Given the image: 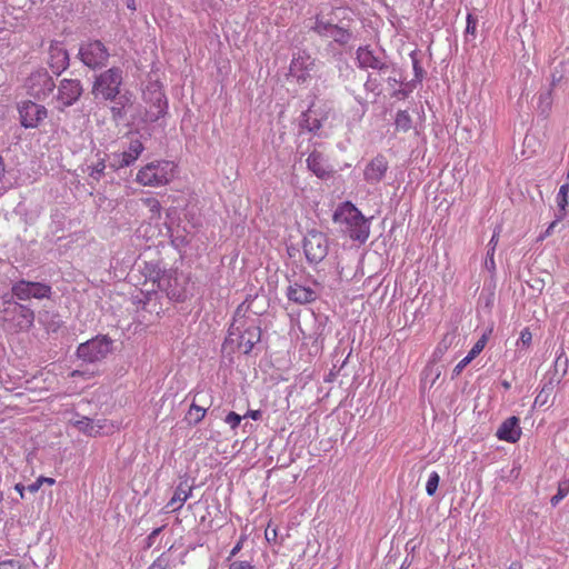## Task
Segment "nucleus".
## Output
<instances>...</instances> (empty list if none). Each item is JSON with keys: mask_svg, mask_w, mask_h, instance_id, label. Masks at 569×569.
<instances>
[{"mask_svg": "<svg viewBox=\"0 0 569 569\" xmlns=\"http://www.w3.org/2000/svg\"><path fill=\"white\" fill-rule=\"evenodd\" d=\"M333 221L345 227V232L356 241L366 242L370 224L361 211L350 201L341 203L333 213Z\"/></svg>", "mask_w": 569, "mask_h": 569, "instance_id": "1", "label": "nucleus"}, {"mask_svg": "<svg viewBox=\"0 0 569 569\" xmlns=\"http://www.w3.org/2000/svg\"><path fill=\"white\" fill-rule=\"evenodd\" d=\"M177 174V164L169 160H156L141 167L136 181L143 187H163L170 183Z\"/></svg>", "mask_w": 569, "mask_h": 569, "instance_id": "2", "label": "nucleus"}, {"mask_svg": "<svg viewBox=\"0 0 569 569\" xmlns=\"http://www.w3.org/2000/svg\"><path fill=\"white\" fill-rule=\"evenodd\" d=\"M113 349V340L107 335H98L77 348V356L84 362L96 363L104 360Z\"/></svg>", "mask_w": 569, "mask_h": 569, "instance_id": "3", "label": "nucleus"}, {"mask_svg": "<svg viewBox=\"0 0 569 569\" xmlns=\"http://www.w3.org/2000/svg\"><path fill=\"white\" fill-rule=\"evenodd\" d=\"M121 84L122 70L116 67L110 68L96 78L92 86V94L96 98L112 101L119 96Z\"/></svg>", "mask_w": 569, "mask_h": 569, "instance_id": "4", "label": "nucleus"}, {"mask_svg": "<svg viewBox=\"0 0 569 569\" xmlns=\"http://www.w3.org/2000/svg\"><path fill=\"white\" fill-rule=\"evenodd\" d=\"M302 250L309 263L321 262L329 252V239L322 231L308 230L302 240Z\"/></svg>", "mask_w": 569, "mask_h": 569, "instance_id": "5", "label": "nucleus"}, {"mask_svg": "<svg viewBox=\"0 0 569 569\" xmlns=\"http://www.w3.org/2000/svg\"><path fill=\"white\" fill-rule=\"evenodd\" d=\"M352 20V13L347 8H332L329 12H320L315 18L312 30L321 37L329 34L343 22Z\"/></svg>", "mask_w": 569, "mask_h": 569, "instance_id": "6", "label": "nucleus"}, {"mask_svg": "<svg viewBox=\"0 0 569 569\" xmlns=\"http://www.w3.org/2000/svg\"><path fill=\"white\" fill-rule=\"evenodd\" d=\"M34 312L30 308L11 303L3 311V322L8 330L19 332L27 331L33 326Z\"/></svg>", "mask_w": 569, "mask_h": 569, "instance_id": "7", "label": "nucleus"}, {"mask_svg": "<svg viewBox=\"0 0 569 569\" xmlns=\"http://www.w3.org/2000/svg\"><path fill=\"white\" fill-rule=\"evenodd\" d=\"M239 333L238 349L243 353H249L254 345L260 341L261 329L253 320H244L237 327H231L229 335Z\"/></svg>", "mask_w": 569, "mask_h": 569, "instance_id": "8", "label": "nucleus"}, {"mask_svg": "<svg viewBox=\"0 0 569 569\" xmlns=\"http://www.w3.org/2000/svg\"><path fill=\"white\" fill-rule=\"evenodd\" d=\"M79 57L87 67L96 69L106 64L109 52L101 41L93 40L81 44Z\"/></svg>", "mask_w": 569, "mask_h": 569, "instance_id": "9", "label": "nucleus"}, {"mask_svg": "<svg viewBox=\"0 0 569 569\" xmlns=\"http://www.w3.org/2000/svg\"><path fill=\"white\" fill-rule=\"evenodd\" d=\"M316 66V59L309 53L305 51L298 52L290 62L289 74L295 78L299 84H305L311 80Z\"/></svg>", "mask_w": 569, "mask_h": 569, "instance_id": "10", "label": "nucleus"}, {"mask_svg": "<svg viewBox=\"0 0 569 569\" xmlns=\"http://www.w3.org/2000/svg\"><path fill=\"white\" fill-rule=\"evenodd\" d=\"M51 293L52 288L42 282L20 280L12 286V295L19 300L49 299Z\"/></svg>", "mask_w": 569, "mask_h": 569, "instance_id": "11", "label": "nucleus"}, {"mask_svg": "<svg viewBox=\"0 0 569 569\" xmlns=\"http://www.w3.org/2000/svg\"><path fill=\"white\" fill-rule=\"evenodd\" d=\"M19 114L21 126L27 129H33L47 118L48 111L43 106L28 100L19 106Z\"/></svg>", "mask_w": 569, "mask_h": 569, "instance_id": "12", "label": "nucleus"}, {"mask_svg": "<svg viewBox=\"0 0 569 569\" xmlns=\"http://www.w3.org/2000/svg\"><path fill=\"white\" fill-rule=\"evenodd\" d=\"M82 86L79 80L63 79L58 87L57 99L62 107L72 106L81 96Z\"/></svg>", "mask_w": 569, "mask_h": 569, "instance_id": "13", "label": "nucleus"}, {"mask_svg": "<svg viewBox=\"0 0 569 569\" xmlns=\"http://www.w3.org/2000/svg\"><path fill=\"white\" fill-rule=\"evenodd\" d=\"M357 66L360 69H373L385 71L388 66L378 57L370 46L359 47L356 51Z\"/></svg>", "mask_w": 569, "mask_h": 569, "instance_id": "14", "label": "nucleus"}, {"mask_svg": "<svg viewBox=\"0 0 569 569\" xmlns=\"http://www.w3.org/2000/svg\"><path fill=\"white\" fill-rule=\"evenodd\" d=\"M389 168L388 160L385 156L378 154L366 166L363 170V178L369 184L379 183Z\"/></svg>", "mask_w": 569, "mask_h": 569, "instance_id": "15", "label": "nucleus"}, {"mask_svg": "<svg viewBox=\"0 0 569 569\" xmlns=\"http://www.w3.org/2000/svg\"><path fill=\"white\" fill-rule=\"evenodd\" d=\"M49 64L59 74L69 66V54L61 42L53 41L49 47Z\"/></svg>", "mask_w": 569, "mask_h": 569, "instance_id": "16", "label": "nucleus"}, {"mask_svg": "<svg viewBox=\"0 0 569 569\" xmlns=\"http://www.w3.org/2000/svg\"><path fill=\"white\" fill-rule=\"evenodd\" d=\"M172 282L177 283V277L174 272L163 271L162 273L157 274L152 286H156L157 289L164 291L169 299L179 301L181 300L182 292L176 289Z\"/></svg>", "mask_w": 569, "mask_h": 569, "instance_id": "17", "label": "nucleus"}, {"mask_svg": "<svg viewBox=\"0 0 569 569\" xmlns=\"http://www.w3.org/2000/svg\"><path fill=\"white\" fill-rule=\"evenodd\" d=\"M143 150V143L139 139L131 140L127 150L114 154L117 161L113 167L126 168L131 166L141 156Z\"/></svg>", "mask_w": 569, "mask_h": 569, "instance_id": "18", "label": "nucleus"}, {"mask_svg": "<svg viewBox=\"0 0 569 569\" xmlns=\"http://www.w3.org/2000/svg\"><path fill=\"white\" fill-rule=\"evenodd\" d=\"M496 436L500 440L508 442H517L521 436V428L519 426V418L516 416L506 419L498 428Z\"/></svg>", "mask_w": 569, "mask_h": 569, "instance_id": "19", "label": "nucleus"}, {"mask_svg": "<svg viewBox=\"0 0 569 569\" xmlns=\"http://www.w3.org/2000/svg\"><path fill=\"white\" fill-rule=\"evenodd\" d=\"M287 298L295 303L306 305L313 302L317 299V293L312 288L295 282L288 287Z\"/></svg>", "mask_w": 569, "mask_h": 569, "instance_id": "20", "label": "nucleus"}, {"mask_svg": "<svg viewBox=\"0 0 569 569\" xmlns=\"http://www.w3.org/2000/svg\"><path fill=\"white\" fill-rule=\"evenodd\" d=\"M107 420H93L88 417H81L71 423L82 433L89 437H97L103 433Z\"/></svg>", "mask_w": 569, "mask_h": 569, "instance_id": "21", "label": "nucleus"}, {"mask_svg": "<svg viewBox=\"0 0 569 569\" xmlns=\"http://www.w3.org/2000/svg\"><path fill=\"white\" fill-rule=\"evenodd\" d=\"M191 492L192 487L188 486L187 482H180L177 486L173 496L166 506L168 511L174 512L180 510L183 507L184 502L190 498Z\"/></svg>", "mask_w": 569, "mask_h": 569, "instance_id": "22", "label": "nucleus"}, {"mask_svg": "<svg viewBox=\"0 0 569 569\" xmlns=\"http://www.w3.org/2000/svg\"><path fill=\"white\" fill-rule=\"evenodd\" d=\"M307 167L320 179H328L332 171L327 168L320 153L312 152L307 158Z\"/></svg>", "mask_w": 569, "mask_h": 569, "instance_id": "23", "label": "nucleus"}, {"mask_svg": "<svg viewBox=\"0 0 569 569\" xmlns=\"http://www.w3.org/2000/svg\"><path fill=\"white\" fill-rule=\"evenodd\" d=\"M352 23H353V19L349 20L347 22H343L340 27H337L336 29H333V31H331L326 37L332 38L335 42H337L341 46L347 44L353 38L352 30H351Z\"/></svg>", "mask_w": 569, "mask_h": 569, "instance_id": "24", "label": "nucleus"}, {"mask_svg": "<svg viewBox=\"0 0 569 569\" xmlns=\"http://www.w3.org/2000/svg\"><path fill=\"white\" fill-rule=\"evenodd\" d=\"M132 106V96L128 92L119 96L118 101L111 108L112 117L114 119H121L124 116V108Z\"/></svg>", "mask_w": 569, "mask_h": 569, "instance_id": "25", "label": "nucleus"}, {"mask_svg": "<svg viewBox=\"0 0 569 569\" xmlns=\"http://www.w3.org/2000/svg\"><path fill=\"white\" fill-rule=\"evenodd\" d=\"M142 203L148 208L151 220H159L161 218V203L153 197L142 199Z\"/></svg>", "mask_w": 569, "mask_h": 569, "instance_id": "26", "label": "nucleus"}, {"mask_svg": "<svg viewBox=\"0 0 569 569\" xmlns=\"http://www.w3.org/2000/svg\"><path fill=\"white\" fill-rule=\"evenodd\" d=\"M106 170V159L99 158L94 163H91L88 166L87 172L90 178H92L96 181H99L102 176L104 174Z\"/></svg>", "mask_w": 569, "mask_h": 569, "instance_id": "27", "label": "nucleus"}, {"mask_svg": "<svg viewBox=\"0 0 569 569\" xmlns=\"http://www.w3.org/2000/svg\"><path fill=\"white\" fill-rule=\"evenodd\" d=\"M488 341V336L483 333L480 339L473 345L471 350L465 357V367L470 363L486 347Z\"/></svg>", "mask_w": 569, "mask_h": 569, "instance_id": "28", "label": "nucleus"}, {"mask_svg": "<svg viewBox=\"0 0 569 569\" xmlns=\"http://www.w3.org/2000/svg\"><path fill=\"white\" fill-rule=\"evenodd\" d=\"M568 194H569V183H565L560 187L558 194H557L558 212L567 213Z\"/></svg>", "mask_w": 569, "mask_h": 569, "instance_id": "29", "label": "nucleus"}, {"mask_svg": "<svg viewBox=\"0 0 569 569\" xmlns=\"http://www.w3.org/2000/svg\"><path fill=\"white\" fill-rule=\"evenodd\" d=\"M206 413H207V408L201 407V406L197 405L196 402L191 403L189 411H188V416L192 419L194 425L201 422L204 419Z\"/></svg>", "mask_w": 569, "mask_h": 569, "instance_id": "30", "label": "nucleus"}, {"mask_svg": "<svg viewBox=\"0 0 569 569\" xmlns=\"http://www.w3.org/2000/svg\"><path fill=\"white\" fill-rule=\"evenodd\" d=\"M172 560L170 555L162 552L147 569H171Z\"/></svg>", "mask_w": 569, "mask_h": 569, "instance_id": "31", "label": "nucleus"}, {"mask_svg": "<svg viewBox=\"0 0 569 569\" xmlns=\"http://www.w3.org/2000/svg\"><path fill=\"white\" fill-rule=\"evenodd\" d=\"M396 127L403 131H407L411 127V118L407 111H398L396 116Z\"/></svg>", "mask_w": 569, "mask_h": 569, "instance_id": "32", "label": "nucleus"}, {"mask_svg": "<svg viewBox=\"0 0 569 569\" xmlns=\"http://www.w3.org/2000/svg\"><path fill=\"white\" fill-rule=\"evenodd\" d=\"M440 477L438 472L433 471L430 473L426 483V491L429 496H433L438 489Z\"/></svg>", "mask_w": 569, "mask_h": 569, "instance_id": "33", "label": "nucleus"}, {"mask_svg": "<svg viewBox=\"0 0 569 569\" xmlns=\"http://www.w3.org/2000/svg\"><path fill=\"white\" fill-rule=\"evenodd\" d=\"M565 217H566V212H557L555 220L548 226L545 233H542L539 237V240H543L545 238L551 236L552 232L555 231V229L557 228V226L559 224V222H561L565 219Z\"/></svg>", "mask_w": 569, "mask_h": 569, "instance_id": "34", "label": "nucleus"}, {"mask_svg": "<svg viewBox=\"0 0 569 569\" xmlns=\"http://www.w3.org/2000/svg\"><path fill=\"white\" fill-rule=\"evenodd\" d=\"M54 482L56 480L53 478L41 476L33 483L29 485L28 490L34 493L42 487V485L47 483L49 486H52L54 485Z\"/></svg>", "mask_w": 569, "mask_h": 569, "instance_id": "35", "label": "nucleus"}, {"mask_svg": "<svg viewBox=\"0 0 569 569\" xmlns=\"http://www.w3.org/2000/svg\"><path fill=\"white\" fill-rule=\"evenodd\" d=\"M241 420L242 417L234 411H230L224 418V422L229 425L232 430L239 427Z\"/></svg>", "mask_w": 569, "mask_h": 569, "instance_id": "36", "label": "nucleus"}, {"mask_svg": "<svg viewBox=\"0 0 569 569\" xmlns=\"http://www.w3.org/2000/svg\"><path fill=\"white\" fill-rule=\"evenodd\" d=\"M477 23H478L477 18L472 13H468L465 33H470L472 36H476Z\"/></svg>", "mask_w": 569, "mask_h": 569, "instance_id": "37", "label": "nucleus"}, {"mask_svg": "<svg viewBox=\"0 0 569 569\" xmlns=\"http://www.w3.org/2000/svg\"><path fill=\"white\" fill-rule=\"evenodd\" d=\"M39 79L42 81L43 86L47 89V92H43L42 96L46 97L47 93H50L53 91L56 84L50 76L47 73L39 74Z\"/></svg>", "mask_w": 569, "mask_h": 569, "instance_id": "38", "label": "nucleus"}, {"mask_svg": "<svg viewBox=\"0 0 569 569\" xmlns=\"http://www.w3.org/2000/svg\"><path fill=\"white\" fill-rule=\"evenodd\" d=\"M0 569H23L19 560L9 559L0 561Z\"/></svg>", "mask_w": 569, "mask_h": 569, "instance_id": "39", "label": "nucleus"}, {"mask_svg": "<svg viewBox=\"0 0 569 569\" xmlns=\"http://www.w3.org/2000/svg\"><path fill=\"white\" fill-rule=\"evenodd\" d=\"M228 569H257V568L249 561L237 560V561L231 562V565L229 566Z\"/></svg>", "mask_w": 569, "mask_h": 569, "instance_id": "40", "label": "nucleus"}, {"mask_svg": "<svg viewBox=\"0 0 569 569\" xmlns=\"http://www.w3.org/2000/svg\"><path fill=\"white\" fill-rule=\"evenodd\" d=\"M557 493L565 498L569 493V479H563L558 483Z\"/></svg>", "mask_w": 569, "mask_h": 569, "instance_id": "41", "label": "nucleus"}, {"mask_svg": "<svg viewBox=\"0 0 569 569\" xmlns=\"http://www.w3.org/2000/svg\"><path fill=\"white\" fill-rule=\"evenodd\" d=\"M493 252H495V247L490 248L487 252V258H486V267L489 269V270H493L495 269V260H493Z\"/></svg>", "mask_w": 569, "mask_h": 569, "instance_id": "42", "label": "nucleus"}, {"mask_svg": "<svg viewBox=\"0 0 569 569\" xmlns=\"http://www.w3.org/2000/svg\"><path fill=\"white\" fill-rule=\"evenodd\" d=\"M539 100L541 104H546V107H549L551 104V89L541 92L539 96Z\"/></svg>", "mask_w": 569, "mask_h": 569, "instance_id": "43", "label": "nucleus"}, {"mask_svg": "<svg viewBox=\"0 0 569 569\" xmlns=\"http://www.w3.org/2000/svg\"><path fill=\"white\" fill-rule=\"evenodd\" d=\"M456 339V337L453 335H446L442 339V341L440 342L439 347H438V350H441V348H448V346H450L453 340Z\"/></svg>", "mask_w": 569, "mask_h": 569, "instance_id": "44", "label": "nucleus"}, {"mask_svg": "<svg viewBox=\"0 0 569 569\" xmlns=\"http://www.w3.org/2000/svg\"><path fill=\"white\" fill-rule=\"evenodd\" d=\"M243 541H244V537H241L240 540L236 543V546L232 548L231 552H230V556L229 558H232L234 557L241 549H242V546H243Z\"/></svg>", "mask_w": 569, "mask_h": 569, "instance_id": "45", "label": "nucleus"}, {"mask_svg": "<svg viewBox=\"0 0 569 569\" xmlns=\"http://www.w3.org/2000/svg\"><path fill=\"white\" fill-rule=\"evenodd\" d=\"M244 417H249L252 420H259L261 417V412L259 410H249Z\"/></svg>", "mask_w": 569, "mask_h": 569, "instance_id": "46", "label": "nucleus"}, {"mask_svg": "<svg viewBox=\"0 0 569 569\" xmlns=\"http://www.w3.org/2000/svg\"><path fill=\"white\" fill-rule=\"evenodd\" d=\"M264 536H266V539L268 541H270L271 539L274 540L276 537H277V530L276 529H272L271 533L269 531V528L266 529V532H264Z\"/></svg>", "mask_w": 569, "mask_h": 569, "instance_id": "47", "label": "nucleus"}, {"mask_svg": "<svg viewBox=\"0 0 569 569\" xmlns=\"http://www.w3.org/2000/svg\"><path fill=\"white\" fill-rule=\"evenodd\" d=\"M4 172H6L4 161H3V158L0 156V181L4 177Z\"/></svg>", "mask_w": 569, "mask_h": 569, "instance_id": "48", "label": "nucleus"}, {"mask_svg": "<svg viewBox=\"0 0 569 569\" xmlns=\"http://www.w3.org/2000/svg\"><path fill=\"white\" fill-rule=\"evenodd\" d=\"M563 498L556 493L553 497H551L550 502L552 506H557Z\"/></svg>", "mask_w": 569, "mask_h": 569, "instance_id": "49", "label": "nucleus"}, {"mask_svg": "<svg viewBox=\"0 0 569 569\" xmlns=\"http://www.w3.org/2000/svg\"><path fill=\"white\" fill-rule=\"evenodd\" d=\"M563 498L556 493L553 497H551L550 502L552 506H557Z\"/></svg>", "mask_w": 569, "mask_h": 569, "instance_id": "50", "label": "nucleus"}, {"mask_svg": "<svg viewBox=\"0 0 569 569\" xmlns=\"http://www.w3.org/2000/svg\"><path fill=\"white\" fill-rule=\"evenodd\" d=\"M14 489L19 492L20 497H24V486L22 483H17Z\"/></svg>", "mask_w": 569, "mask_h": 569, "instance_id": "51", "label": "nucleus"}, {"mask_svg": "<svg viewBox=\"0 0 569 569\" xmlns=\"http://www.w3.org/2000/svg\"><path fill=\"white\" fill-rule=\"evenodd\" d=\"M530 339H531L530 332H528V331L521 332V340L523 341V343H527L528 341H530Z\"/></svg>", "mask_w": 569, "mask_h": 569, "instance_id": "52", "label": "nucleus"}, {"mask_svg": "<svg viewBox=\"0 0 569 569\" xmlns=\"http://www.w3.org/2000/svg\"><path fill=\"white\" fill-rule=\"evenodd\" d=\"M365 87H366L367 89L372 90V91L376 89V87L373 86L372 80H371V78H370V77L368 78V80H367V82H366Z\"/></svg>", "mask_w": 569, "mask_h": 569, "instance_id": "53", "label": "nucleus"}, {"mask_svg": "<svg viewBox=\"0 0 569 569\" xmlns=\"http://www.w3.org/2000/svg\"><path fill=\"white\" fill-rule=\"evenodd\" d=\"M462 371V361L458 362L453 369L456 375H459Z\"/></svg>", "mask_w": 569, "mask_h": 569, "instance_id": "54", "label": "nucleus"}, {"mask_svg": "<svg viewBox=\"0 0 569 569\" xmlns=\"http://www.w3.org/2000/svg\"><path fill=\"white\" fill-rule=\"evenodd\" d=\"M496 244H497V234L495 233L489 242V246H491V248H492V247H496Z\"/></svg>", "mask_w": 569, "mask_h": 569, "instance_id": "55", "label": "nucleus"}, {"mask_svg": "<svg viewBox=\"0 0 569 569\" xmlns=\"http://www.w3.org/2000/svg\"><path fill=\"white\" fill-rule=\"evenodd\" d=\"M508 569H521V565L519 562H512Z\"/></svg>", "mask_w": 569, "mask_h": 569, "instance_id": "56", "label": "nucleus"}, {"mask_svg": "<svg viewBox=\"0 0 569 569\" xmlns=\"http://www.w3.org/2000/svg\"><path fill=\"white\" fill-rule=\"evenodd\" d=\"M127 6H128V8L136 10L134 0H128Z\"/></svg>", "mask_w": 569, "mask_h": 569, "instance_id": "57", "label": "nucleus"}, {"mask_svg": "<svg viewBox=\"0 0 569 569\" xmlns=\"http://www.w3.org/2000/svg\"><path fill=\"white\" fill-rule=\"evenodd\" d=\"M83 372L79 371V370H74L71 372V377H77V376H82Z\"/></svg>", "mask_w": 569, "mask_h": 569, "instance_id": "58", "label": "nucleus"}, {"mask_svg": "<svg viewBox=\"0 0 569 569\" xmlns=\"http://www.w3.org/2000/svg\"><path fill=\"white\" fill-rule=\"evenodd\" d=\"M159 531H160V529H156V530H153L150 537H154V536H157V535L159 533Z\"/></svg>", "mask_w": 569, "mask_h": 569, "instance_id": "59", "label": "nucleus"}, {"mask_svg": "<svg viewBox=\"0 0 569 569\" xmlns=\"http://www.w3.org/2000/svg\"><path fill=\"white\" fill-rule=\"evenodd\" d=\"M3 500V492L0 490V502Z\"/></svg>", "mask_w": 569, "mask_h": 569, "instance_id": "60", "label": "nucleus"}]
</instances>
